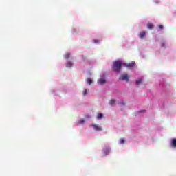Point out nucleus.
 Segmentation results:
<instances>
[{"label":"nucleus","instance_id":"1","mask_svg":"<svg viewBox=\"0 0 176 176\" xmlns=\"http://www.w3.org/2000/svg\"><path fill=\"white\" fill-rule=\"evenodd\" d=\"M112 68L113 71H116L117 72H120V69H122V62H120V60H116L113 62Z\"/></svg>","mask_w":176,"mask_h":176},{"label":"nucleus","instance_id":"2","mask_svg":"<svg viewBox=\"0 0 176 176\" xmlns=\"http://www.w3.org/2000/svg\"><path fill=\"white\" fill-rule=\"evenodd\" d=\"M129 76L128 74H121L120 76V79L125 82H129Z\"/></svg>","mask_w":176,"mask_h":176},{"label":"nucleus","instance_id":"3","mask_svg":"<svg viewBox=\"0 0 176 176\" xmlns=\"http://www.w3.org/2000/svg\"><path fill=\"white\" fill-rule=\"evenodd\" d=\"M94 130H96V131H101V130H102V129H101V126L96 125V124H94L92 125Z\"/></svg>","mask_w":176,"mask_h":176},{"label":"nucleus","instance_id":"4","mask_svg":"<svg viewBox=\"0 0 176 176\" xmlns=\"http://www.w3.org/2000/svg\"><path fill=\"white\" fill-rule=\"evenodd\" d=\"M146 35V32L145 31L141 32L139 34V38H140V39H142V38H145Z\"/></svg>","mask_w":176,"mask_h":176},{"label":"nucleus","instance_id":"5","mask_svg":"<svg viewBox=\"0 0 176 176\" xmlns=\"http://www.w3.org/2000/svg\"><path fill=\"white\" fill-rule=\"evenodd\" d=\"M171 146L172 148H176V138L171 140Z\"/></svg>","mask_w":176,"mask_h":176},{"label":"nucleus","instance_id":"6","mask_svg":"<svg viewBox=\"0 0 176 176\" xmlns=\"http://www.w3.org/2000/svg\"><path fill=\"white\" fill-rule=\"evenodd\" d=\"M105 82H106V80H105V78H102L98 80V83H99V85H104V83H105Z\"/></svg>","mask_w":176,"mask_h":176},{"label":"nucleus","instance_id":"7","mask_svg":"<svg viewBox=\"0 0 176 176\" xmlns=\"http://www.w3.org/2000/svg\"><path fill=\"white\" fill-rule=\"evenodd\" d=\"M135 64V63L131 62V63L127 64L126 67H128L129 68H133V67H134Z\"/></svg>","mask_w":176,"mask_h":176},{"label":"nucleus","instance_id":"8","mask_svg":"<svg viewBox=\"0 0 176 176\" xmlns=\"http://www.w3.org/2000/svg\"><path fill=\"white\" fill-rule=\"evenodd\" d=\"M102 118H104V115H102V113L98 114L97 119H102Z\"/></svg>","mask_w":176,"mask_h":176},{"label":"nucleus","instance_id":"9","mask_svg":"<svg viewBox=\"0 0 176 176\" xmlns=\"http://www.w3.org/2000/svg\"><path fill=\"white\" fill-rule=\"evenodd\" d=\"M142 79L140 78V79L136 80L135 84L140 85V83H142Z\"/></svg>","mask_w":176,"mask_h":176},{"label":"nucleus","instance_id":"10","mask_svg":"<svg viewBox=\"0 0 176 176\" xmlns=\"http://www.w3.org/2000/svg\"><path fill=\"white\" fill-rule=\"evenodd\" d=\"M147 28H149L150 30H152V28H153V24L152 23L147 24Z\"/></svg>","mask_w":176,"mask_h":176},{"label":"nucleus","instance_id":"11","mask_svg":"<svg viewBox=\"0 0 176 176\" xmlns=\"http://www.w3.org/2000/svg\"><path fill=\"white\" fill-rule=\"evenodd\" d=\"M87 82L88 85H91V83H93V80H91V78H87Z\"/></svg>","mask_w":176,"mask_h":176},{"label":"nucleus","instance_id":"12","mask_svg":"<svg viewBox=\"0 0 176 176\" xmlns=\"http://www.w3.org/2000/svg\"><path fill=\"white\" fill-rule=\"evenodd\" d=\"M116 100H115V99H111L110 100V105H114L115 102Z\"/></svg>","mask_w":176,"mask_h":176},{"label":"nucleus","instance_id":"13","mask_svg":"<svg viewBox=\"0 0 176 176\" xmlns=\"http://www.w3.org/2000/svg\"><path fill=\"white\" fill-rule=\"evenodd\" d=\"M70 56H71V54L67 53V54L65 55V58L68 59V58H69Z\"/></svg>","mask_w":176,"mask_h":176},{"label":"nucleus","instance_id":"14","mask_svg":"<svg viewBox=\"0 0 176 176\" xmlns=\"http://www.w3.org/2000/svg\"><path fill=\"white\" fill-rule=\"evenodd\" d=\"M67 67V68H71L72 67V63L68 62Z\"/></svg>","mask_w":176,"mask_h":176},{"label":"nucleus","instance_id":"15","mask_svg":"<svg viewBox=\"0 0 176 176\" xmlns=\"http://www.w3.org/2000/svg\"><path fill=\"white\" fill-rule=\"evenodd\" d=\"M78 123L80 124H83V123H85V120L84 119H80L79 121H78Z\"/></svg>","mask_w":176,"mask_h":176},{"label":"nucleus","instance_id":"16","mask_svg":"<svg viewBox=\"0 0 176 176\" xmlns=\"http://www.w3.org/2000/svg\"><path fill=\"white\" fill-rule=\"evenodd\" d=\"M82 94L83 96H86L87 94V89H85L83 91H82Z\"/></svg>","mask_w":176,"mask_h":176},{"label":"nucleus","instance_id":"17","mask_svg":"<svg viewBox=\"0 0 176 176\" xmlns=\"http://www.w3.org/2000/svg\"><path fill=\"white\" fill-rule=\"evenodd\" d=\"M124 139H120V144H124Z\"/></svg>","mask_w":176,"mask_h":176},{"label":"nucleus","instance_id":"18","mask_svg":"<svg viewBox=\"0 0 176 176\" xmlns=\"http://www.w3.org/2000/svg\"><path fill=\"white\" fill-rule=\"evenodd\" d=\"M159 28H160V30H163V25H159Z\"/></svg>","mask_w":176,"mask_h":176},{"label":"nucleus","instance_id":"19","mask_svg":"<svg viewBox=\"0 0 176 176\" xmlns=\"http://www.w3.org/2000/svg\"><path fill=\"white\" fill-rule=\"evenodd\" d=\"M161 46H162V47H164V46H165L164 43H161Z\"/></svg>","mask_w":176,"mask_h":176}]
</instances>
